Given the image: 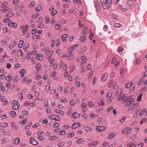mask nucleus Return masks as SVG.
<instances>
[{
    "label": "nucleus",
    "mask_w": 147,
    "mask_h": 147,
    "mask_svg": "<svg viewBox=\"0 0 147 147\" xmlns=\"http://www.w3.org/2000/svg\"><path fill=\"white\" fill-rule=\"evenodd\" d=\"M11 127L12 128L14 129H16L17 128L16 126V124L14 123H11Z\"/></svg>",
    "instance_id": "obj_58"
},
{
    "label": "nucleus",
    "mask_w": 147,
    "mask_h": 147,
    "mask_svg": "<svg viewBox=\"0 0 147 147\" xmlns=\"http://www.w3.org/2000/svg\"><path fill=\"white\" fill-rule=\"evenodd\" d=\"M36 105V103L35 102H33L30 103L29 102H25L24 103V105L25 106H27L29 105L30 107H32L34 106H35Z\"/></svg>",
    "instance_id": "obj_16"
},
{
    "label": "nucleus",
    "mask_w": 147,
    "mask_h": 147,
    "mask_svg": "<svg viewBox=\"0 0 147 147\" xmlns=\"http://www.w3.org/2000/svg\"><path fill=\"white\" fill-rule=\"evenodd\" d=\"M49 118L51 120H54L55 121H60L61 120V118L57 115H52L49 116Z\"/></svg>",
    "instance_id": "obj_5"
},
{
    "label": "nucleus",
    "mask_w": 147,
    "mask_h": 147,
    "mask_svg": "<svg viewBox=\"0 0 147 147\" xmlns=\"http://www.w3.org/2000/svg\"><path fill=\"white\" fill-rule=\"evenodd\" d=\"M114 26L115 27L117 28H120L122 27V25L118 23H115L114 24Z\"/></svg>",
    "instance_id": "obj_39"
},
{
    "label": "nucleus",
    "mask_w": 147,
    "mask_h": 147,
    "mask_svg": "<svg viewBox=\"0 0 147 147\" xmlns=\"http://www.w3.org/2000/svg\"><path fill=\"white\" fill-rule=\"evenodd\" d=\"M26 71L24 69H22L20 72L21 74V76L23 77L26 74Z\"/></svg>",
    "instance_id": "obj_27"
},
{
    "label": "nucleus",
    "mask_w": 147,
    "mask_h": 147,
    "mask_svg": "<svg viewBox=\"0 0 147 147\" xmlns=\"http://www.w3.org/2000/svg\"><path fill=\"white\" fill-rule=\"evenodd\" d=\"M7 5V2H4L1 6V7L2 8H5L6 7V5Z\"/></svg>",
    "instance_id": "obj_57"
},
{
    "label": "nucleus",
    "mask_w": 147,
    "mask_h": 147,
    "mask_svg": "<svg viewBox=\"0 0 147 147\" xmlns=\"http://www.w3.org/2000/svg\"><path fill=\"white\" fill-rule=\"evenodd\" d=\"M12 79V76L11 75H9L7 76L5 78V80L7 82H9L11 81Z\"/></svg>",
    "instance_id": "obj_25"
},
{
    "label": "nucleus",
    "mask_w": 147,
    "mask_h": 147,
    "mask_svg": "<svg viewBox=\"0 0 147 147\" xmlns=\"http://www.w3.org/2000/svg\"><path fill=\"white\" fill-rule=\"evenodd\" d=\"M126 71V69H124L123 68H122L121 69V71L120 72V74L121 75H123L125 72Z\"/></svg>",
    "instance_id": "obj_52"
},
{
    "label": "nucleus",
    "mask_w": 147,
    "mask_h": 147,
    "mask_svg": "<svg viewBox=\"0 0 147 147\" xmlns=\"http://www.w3.org/2000/svg\"><path fill=\"white\" fill-rule=\"evenodd\" d=\"M20 141V139L19 138H18L16 139L14 142V143L16 145L18 144Z\"/></svg>",
    "instance_id": "obj_37"
},
{
    "label": "nucleus",
    "mask_w": 147,
    "mask_h": 147,
    "mask_svg": "<svg viewBox=\"0 0 147 147\" xmlns=\"http://www.w3.org/2000/svg\"><path fill=\"white\" fill-rule=\"evenodd\" d=\"M74 2L76 3L77 5H80L81 4V2L79 0H73Z\"/></svg>",
    "instance_id": "obj_62"
},
{
    "label": "nucleus",
    "mask_w": 147,
    "mask_h": 147,
    "mask_svg": "<svg viewBox=\"0 0 147 147\" xmlns=\"http://www.w3.org/2000/svg\"><path fill=\"white\" fill-rule=\"evenodd\" d=\"M14 15V13L12 12H9L6 14L5 15V16L7 17H11L13 16Z\"/></svg>",
    "instance_id": "obj_36"
},
{
    "label": "nucleus",
    "mask_w": 147,
    "mask_h": 147,
    "mask_svg": "<svg viewBox=\"0 0 147 147\" xmlns=\"http://www.w3.org/2000/svg\"><path fill=\"white\" fill-rule=\"evenodd\" d=\"M29 143L30 144L33 145H35L38 144V142H37L33 138H32L29 139Z\"/></svg>",
    "instance_id": "obj_8"
},
{
    "label": "nucleus",
    "mask_w": 147,
    "mask_h": 147,
    "mask_svg": "<svg viewBox=\"0 0 147 147\" xmlns=\"http://www.w3.org/2000/svg\"><path fill=\"white\" fill-rule=\"evenodd\" d=\"M106 129V127L104 126H98L96 127V130L98 132H101L105 130Z\"/></svg>",
    "instance_id": "obj_6"
},
{
    "label": "nucleus",
    "mask_w": 147,
    "mask_h": 147,
    "mask_svg": "<svg viewBox=\"0 0 147 147\" xmlns=\"http://www.w3.org/2000/svg\"><path fill=\"white\" fill-rule=\"evenodd\" d=\"M133 85V83L131 82H130L126 84L125 85L126 88H129Z\"/></svg>",
    "instance_id": "obj_32"
},
{
    "label": "nucleus",
    "mask_w": 147,
    "mask_h": 147,
    "mask_svg": "<svg viewBox=\"0 0 147 147\" xmlns=\"http://www.w3.org/2000/svg\"><path fill=\"white\" fill-rule=\"evenodd\" d=\"M98 106H102L104 105L105 103L103 102V100H101L98 103Z\"/></svg>",
    "instance_id": "obj_43"
},
{
    "label": "nucleus",
    "mask_w": 147,
    "mask_h": 147,
    "mask_svg": "<svg viewBox=\"0 0 147 147\" xmlns=\"http://www.w3.org/2000/svg\"><path fill=\"white\" fill-rule=\"evenodd\" d=\"M61 26L60 23L59 22H58L56 24L55 28L56 29H58Z\"/></svg>",
    "instance_id": "obj_35"
},
{
    "label": "nucleus",
    "mask_w": 147,
    "mask_h": 147,
    "mask_svg": "<svg viewBox=\"0 0 147 147\" xmlns=\"http://www.w3.org/2000/svg\"><path fill=\"white\" fill-rule=\"evenodd\" d=\"M67 36L68 35L67 34H65L63 35L61 37L62 41L64 42L66 41Z\"/></svg>",
    "instance_id": "obj_18"
},
{
    "label": "nucleus",
    "mask_w": 147,
    "mask_h": 147,
    "mask_svg": "<svg viewBox=\"0 0 147 147\" xmlns=\"http://www.w3.org/2000/svg\"><path fill=\"white\" fill-rule=\"evenodd\" d=\"M95 6L96 8V10L97 11H99L100 10V9L98 1H97L95 2Z\"/></svg>",
    "instance_id": "obj_23"
},
{
    "label": "nucleus",
    "mask_w": 147,
    "mask_h": 147,
    "mask_svg": "<svg viewBox=\"0 0 147 147\" xmlns=\"http://www.w3.org/2000/svg\"><path fill=\"white\" fill-rule=\"evenodd\" d=\"M35 4V3L34 1H32L29 5V7L31 8L34 7Z\"/></svg>",
    "instance_id": "obj_49"
},
{
    "label": "nucleus",
    "mask_w": 147,
    "mask_h": 147,
    "mask_svg": "<svg viewBox=\"0 0 147 147\" xmlns=\"http://www.w3.org/2000/svg\"><path fill=\"white\" fill-rule=\"evenodd\" d=\"M138 138L137 134L134 135L131 137V139L132 140H134Z\"/></svg>",
    "instance_id": "obj_56"
},
{
    "label": "nucleus",
    "mask_w": 147,
    "mask_h": 147,
    "mask_svg": "<svg viewBox=\"0 0 147 147\" xmlns=\"http://www.w3.org/2000/svg\"><path fill=\"white\" fill-rule=\"evenodd\" d=\"M35 69L37 70L36 72V73H38V71L42 69L41 64L40 63L36 64L35 66Z\"/></svg>",
    "instance_id": "obj_15"
},
{
    "label": "nucleus",
    "mask_w": 147,
    "mask_h": 147,
    "mask_svg": "<svg viewBox=\"0 0 147 147\" xmlns=\"http://www.w3.org/2000/svg\"><path fill=\"white\" fill-rule=\"evenodd\" d=\"M68 110L69 111L67 112V114L68 115H69L73 111L71 108H70Z\"/></svg>",
    "instance_id": "obj_59"
},
{
    "label": "nucleus",
    "mask_w": 147,
    "mask_h": 147,
    "mask_svg": "<svg viewBox=\"0 0 147 147\" xmlns=\"http://www.w3.org/2000/svg\"><path fill=\"white\" fill-rule=\"evenodd\" d=\"M122 93V90L121 89H118L115 93V95L116 96H118L120 95Z\"/></svg>",
    "instance_id": "obj_31"
},
{
    "label": "nucleus",
    "mask_w": 147,
    "mask_h": 147,
    "mask_svg": "<svg viewBox=\"0 0 147 147\" xmlns=\"http://www.w3.org/2000/svg\"><path fill=\"white\" fill-rule=\"evenodd\" d=\"M81 125V123H74L72 126V128L75 129L80 127Z\"/></svg>",
    "instance_id": "obj_20"
},
{
    "label": "nucleus",
    "mask_w": 147,
    "mask_h": 147,
    "mask_svg": "<svg viewBox=\"0 0 147 147\" xmlns=\"http://www.w3.org/2000/svg\"><path fill=\"white\" fill-rule=\"evenodd\" d=\"M8 124L7 123H1L0 125V127H6L8 126Z\"/></svg>",
    "instance_id": "obj_38"
},
{
    "label": "nucleus",
    "mask_w": 147,
    "mask_h": 147,
    "mask_svg": "<svg viewBox=\"0 0 147 147\" xmlns=\"http://www.w3.org/2000/svg\"><path fill=\"white\" fill-rule=\"evenodd\" d=\"M66 133V131L63 130H61L59 132V134L61 135H65Z\"/></svg>",
    "instance_id": "obj_54"
},
{
    "label": "nucleus",
    "mask_w": 147,
    "mask_h": 147,
    "mask_svg": "<svg viewBox=\"0 0 147 147\" xmlns=\"http://www.w3.org/2000/svg\"><path fill=\"white\" fill-rule=\"evenodd\" d=\"M138 111L139 113V116H142L146 112V109H144L142 110L139 109H138Z\"/></svg>",
    "instance_id": "obj_22"
},
{
    "label": "nucleus",
    "mask_w": 147,
    "mask_h": 147,
    "mask_svg": "<svg viewBox=\"0 0 147 147\" xmlns=\"http://www.w3.org/2000/svg\"><path fill=\"white\" fill-rule=\"evenodd\" d=\"M54 111L55 113L59 115H63L64 114V111L60 109H54Z\"/></svg>",
    "instance_id": "obj_14"
},
{
    "label": "nucleus",
    "mask_w": 147,
    "mask_h": 147,
    "mask_svg": "<svg viewBox=\"0 0 147 147\" xmlns=\"http://www.w3.org/2000/svg\"><path fill=\"white\" fill-rule=\"evenodd\" d=\"M56 92V90L55 89H52L51 90L50 93L52 94H55Z\"/></svg>",
    "instance_id": "obj_63"
},
{
    "label": "nucleus",
    "mask_w": 147,
    "mask_h": 147,
    "mask_svg": "<svg viewBox=\"0 0 147 147\" xmlns=\"http://www.w3.org/2000/svg\"><path fill=\"white\" fill-rule=\"evenodd\" d=\"M51 88V86L49 85H47L45 87V89L47 91H48L50 90Z\"/></svg>",
    "instance_id": "obj_55"
},
{
    "label": "nucleus",
    "mask_w": 147,
    "mask_h": 147,
    "mask_svg": "<svg viewBox=\"0 0 147 147\" xmlns=\"http://www.w3.org/2000/svg\"><path fill=\"white\" fill-rule=\"evenodd\" d=\"M73 52L71 51H69L67 54L68 59L69 60L72 59L73 58Z\"/></svg>",
    "instance_id": "obj_13"
},
{
    "label": "nucleus",
    "mask_w": 147,
    "mask_h": 147,
    "mask_svg": "<svg viewBox=\"0 0 147 147\" xmlns=\"http://www.w3.org/2000/svg\"><path fill=\"white\" fill-rule=\"evenodd\" d=\"M29 26L28 25H23L21 27V29L22 30V32L24 33L26 32L28 30Z\"/></svg>",
    "instance_id": "obj_10"
},
{
    "label": "nucleus",
    "mask_w": 147,
    "mask_h": 147,
    "mask_svg": "<svg viewBox=\"0 0 147 147\" xmlns=\"http://www.w3.org/2000/svg\"><path fill=\"white\" fill-rule=\"evenodd\" d=\"M42 9V6L41 5L38 6V7H36L35 9V11L36 12H37L41 10Z\"/></svg>",
    "instance_id": "obj_48"
},
{
    "label": "nucleus",
    "mask_w": 147,
    "mask_h": 147,
    "mask_svg": "<svg viewBox=\"0 0 147 147\" xmlns=\"http://www.w3.org/2000/svg\"><path fill=\"white\" fill-rule=\"evenodd\" d=\"M136 146L135 143L133 141H131L126 144V147H135Z\"/></svg>",
    "instance_id": "obj_11"
},
{
    "label": "nucleus",
    "mask_w": 147,
    "mask_h": 147,
    "mask_svg": "<svg viewBox=\"0 0 147 147\" xmlns=\"http://www.w3.org/2000/svg\"><path fill=\"white\" fill-rule=\"evenodd\" d=\"M29 45L28 43H25L23 47V49L24 51H26L27 49L29 48Z\"/></svg>",
    "instance_id": "obj_26"
},
{
    "label": "nucleus",
    "mask_w": 147,
    "mask_h": 147,
    "mask_svg": "<svg viewBox=\"0 0 147 147\" xmlns=\"http://www.w3.org/2000/svg\"><path fill=\"white\" fill-rule=\"evenodd\" d=\"M84 141V139L83 138H81L79 140L76 141V143L78 144H80L82 142Z\"/></svg>",
    "instance_id": "obj_50"
},
{
    "label": "nucleus",
    "mask_w": 147,
    "mask_h": 147,
    "mask_svg": "<svg viewBox=\"0 0 147 147\" xmlns=\"http://www.w3.org/2000/svg\"><path fill=\"white\" fill-rule=\"evenodd\" d=\"M42 51L44 52L46 55H48L49 52V48L45 47L42 49Z\"/></svg>",
    "instance_id": "obj_19"
},
{
    "label": "nucleus",
    "mask_w": 147,
    "mask_h": 147,
    "mask_svg": "<svg viewBox=\"0 0 147 147\" xmlns=\"http://www.w3.org/2000/svg\"><path fill=\"white\" fill-rule=\"evenodd\" d=\"M115 136V134L113 133H111L110 135L109 136L108 139H110L111 138H113Z\"/></svg>",
    "instance_id": "obj_47"
},
{
    "label": "nucleus",
    "mask_w": 147,
    "mask_h": 147,
    "mask_svg": "<svg viewBox=\"0 0 147 147\" xmlns=\"http://www.w3.org/2000/svg\"><path fill=\"white\" fill-rule=\"evenodd\" d=\"M8 8L9 7H6L5 8L1 9V12L2 13H4L8 10Z\"/></svg>",
    "instance_id": "obj_42"
},
{
    "label": "nucleus",
    "mask_w": 147,
    "mask_h": 147,
    "mask_svg": "<svg viewBox=\"0 0 147 147\" xmlns=\"http://www.w3.org/2000/svg\"><path fill=\"white\" fill-rule=\"evenodd\" d=\"M139 104V103L138 102L133 103L129 106L127 110L128 111H130L131 110H136L138 109V107Z\"/></svg>",
    "instance_id": "obj_3"
},
{
    "label": "nucleus",
    "mask_w": 147,
    "mask_h": 147,
    "mask_svg": "<svg viewBox=\"0 0 147 147\" xmlns=\"http://www.w3.org/2000/svg\"><path fill=\"white\" fill-rule=\"evenodd\" d=\"M10 115L12 117H14L16 115V113L15 111H11L9 113Z\"/></svg>",
    "instance_id": "obj_41"
},
{
    "label": "nucleus",
    "mask_w": 147,
    "mask_h": 147,
    "mask_svg": "<svg viewBox=\"0 0 147 147\" xmlns=\"http://www.w3.org/2000/svg\"><path fill=\"white\" fill-rule=\"evenodd\" d=\"M50 18L48 16L46 17L45 19V22L46 23H48L49 22Z\"/></svg>",
    "instance_id": "obj_64"
},
{
    "label": "nucleus",
    "mask_w": 147,
    "mask_h": 147,
    "mask_svg": "<svg viewBox=\"0 0 147 147\" xmlns=\"http://www.w3.org/2000/svg\"><path fill=\"white\" fill-rule=\"evenodd\" d=\"M132 128L131 127H126L123 129L122 132V134H128L131 133Z\"/></svg>",
    "instance_id": "obj_4"
},
{
    "label": "nucleus",
    "mask_w": 147,
    "mask_h": 147,
    "mask_svg": "<svg viewBox=\"0 0 147 147\" xmlns=\"http://www.w3.org/2000/svg\"><path fill=\"white\" fill-rule=\"evenodd\" d=\"M113 108L114 107L113 106H110L107 109L106 111L107 112H109L113 109Z\"/></svg>",
    "instance_id": "obj_53"
},
{
    "label": "nucleus",
    "mask_w": 147,
    "mask_h": 147,
    "mask_svg": "<svg viewBox=\"0 0 147 147\" xmlns=\"http://www.w3.org/2000/svg\"><path fill=\"white\" fill-rule=\"evenodd\" d=\"M142 95H143L142 94H142H141L138 96V97L137 98V100L138 102H140L141 101V99Z\"/></svg>",
    "instance_id": "obj_51"
},
{
    "label": "nucleus",
    "mask_w": 147,
    "mask_h": 147,
    "mask_svg": "<svg viewBox=\"0 0 147 147\" xmlns=\"http://www.w3.org/2000/svg\"><path fill=\"white\" fill-rule=\"evenodd\" d=\"M91 64L90 63L88 65L86 69V70L87 71H89L91 69Z\"/></svg>",
    "instance_id": "obj_61"
},
{
    "label": "nucleus",
    "mask_w": 147,
    "mask_h": 147,
    "mask_svg": "<svg viewBox=\"0 0 147 147\" xmlns=\"http://www.w3.org/2000/svg\"><path fill=\"white\" fill-rule=\"evenodd\" d=\"M56 22V19L55 18L52 19L50 22L51 24L52 25H53Z\"/></svg>",
    "instance_id": "obj_60"
},
{
    "label": "nucleus",
    "mask_w": 147,
    "mask_h": 147,
    "mask_svg": "<svg viewBox=\"0 0 147 147\" xmlns=\"http://www.w3.org/2000/svg\"><path fill=\"white\" fill-rule=\"evenodd\" d=\"M7 42L5 40H3L1 41V45L3 46H4L6 45Z\"/></svg>",
    "instance_id": "obj_46"
},
{
    "label": "nucleus",
    "mask_w": 147,
    "mask_h": 147,
    "mask_svg": "<svg viewBox=\"0 0 147 147\" xmlns=\"http://www.w3.org/2000/svg\"><path fill=\"white\" fill-rule=\"evenodd\" d=\"M127 5L131 8L133 9L134 7V4L133 1L131 0H128L127 1Z\"/></svg>",
    "instance_id": "obj_7"
},
{
    "label": "nucleus",
    "mask_w": 147,
    "mask_h": 147,
    "mask_svg": "<svg viewBox=\"0 0 147 147\" xmlns=\"http://www.w3.org/2000/svg\"><path fill=\"white\" fill-rule=\"evenodd\" d=\"M108 76V74L107 73H105L102 75L101 76V80L102 81H105L107 79Z\"/></svg>",
    "instance_id": "obj_9"
},
{
    "label": "nucleus",
    "mask_w": 147,
    "mask_h": 147,
    "mask_svg": "<svg viewBox=\"0 0 147 147\" xmlns=\"http://www.w3.org/2000/svg\"><path fill=\"white\" fill-rule=\"evenodd\" d=\"M80 116V113L76 112L74 113L71 115V117L72 118L74 119H77Z\"/></svg>",
    "instance_id": "obj_12"
},
{
    "label": "nucleus",
    "mask_w": 147,
    "mask_h": 147,
    "mask_svg": "<svg viewBox=\"0 0 147 147\" xmlns=\"http://www.w3.org/2000/svg\"><path fill=\"white\" fill-rule=\"evenodd\" d=\"M20 106V104H17V105H15L12 107V109L13 110H17L19 108Z\"/></svg>",
    "instance_id": "obj_34"
},
{
    "label": "nucleus",
    "mask_w": 147,
    "mask_h": 147,
    "mask_svg": "<svg viewBox=\"0 0 147 147\" xmlns=\"http://www.w3.org/2000/svg\"><path fill=\"white\" fill-rule=\"evenodd\" d=\"M84 128L85 131L88 132L91 131L92 130V128L87 126H85L84 127Z\"/></svg>",
    "instance_id": "obj_24"
},
{
    "label": "nucleus",
    "mask_w": 147,
    "mask_h": 147,
    "mask_svg": "<svg viewBox=\"0 0 147 147\" xmlns=\"http://www.w3.org/2000/svg\"><path fill=\"white\" fill-rule=\"evenodd\" d=\"M135 64L136 65H138L141 62L140 59L138 58H136L135 59Z\"/></svg>",
    "instance_id": "obj_40"
},
{
    "label": "nucleus",
    "mask_w": 147,
    "mask_h": 147,
    "mask_svg": "<svg viewBox=\"0 0 147 147\" xmlns=\"http://www.w3.org/2000/svg\"><path fill=\"white\" fill-rule=\"evenodd\" d=\"M101 2L102 6L105 9H107L111 7V0H101Z\"/></svg>",
    "instance_id": "obj_1"
},
{
    "label": "nucleus",
    "mask_w": 147,
    "mask_h": 147,
    "mask_svg": "<svg viewBox=\"0 0 147 147\" xmlns=\"http://www.w3.org/2000/svg\"><path fill=\"white\" fill-rule=\"evenodd\" d=\"M131 97L130 96L128 97H125L124 98L123 100L121 102L122 103H124L128 102L126 103V106L130 105L131 104L132 102L134 101V99H131Z\"/></svg>",
    "instance_id": "obj_2"
},
{
    "label": "nucleus",
    "mask_w": 147,
    "mask_h": 147,
    "mask_svg": "<svg viewBox=\"0 0 147 147\" xmlns=\"http://www.w3.org/2000/svg\"><path fill=\"white\" fill-rule=\"evenodd\" d=\"M119 9L122 11L123 12H125L127 11V9L124 7H123L122 6L119 5L118 7Z\"/></svg>",
    "instance_id": "obj_28"
},
{
    "label": "nucleus",
    "mask_w": 147,
    "mask_h": 147,
    "mask_svg": "<svg viewBox=\"0 0 147 147\" xmlns=\"http://www.w3.org/2000/svg\"><path fill=\"white\" fill-rule=\"evenodd\" d=\"M8 25L9 26H11L14 28H16L17 26V23L13 22H10L8 24Z\"/></svg>",
    "instance_id": "obj_17"
},
{
    "label": "nucleus",
    "mask_w": 147,
    "mask_h": 147,
    "mask_svg": "<svg viewBox=\"0 0 147 147\" xmlns=\"http://www.w3.org/2000/svg\"><path fill=\"white\" fill-rule=\"evenodd\" d=\"M125 95L124 94H123L119 97L118 99V100L119 101H121L120 102H121L124 99L123 98L125 97Z\"/></svg>",
    "instance_id": "obj_45"
},
{
    "label": "nucleus",
    "mask_w": 147,
    "mask_h": 147,
    "mask_svg": "<svg viewBox=\"0 0 147 147\" xmlns=\"http://www.w3.org/2000/svg\"><path fill=\"white\" fill-rule=\"evenodd\" d=\"M17 44V42L14 41L12 42H11L10 44V45L9 46V48L10 49H11L14 46Z\"/></svg>",
    "instance_id": "obj_29"
},
{
    "label": "nucleus",
    "mask_w": 147,
    "mask_h": 147,
    "mask_svg": "<svg viewBox=\"0 0 147 147\" xmlns=\"http://www.w3.org/2000/svg\"><path fill=\"white\" fill-rule=\"evenodd\" d=\"M43 19L42 17L41 16H40L38 18L36 21L37 23H38L39 22H42L43 21Z\"/></svg>",
    "instance_id": "obj_44"
},
{
    "label": "nucleus",
    "mask_w": 147,
    "mask_h": 147,
    "mask_svg": "<svg viewBox=\"0 0 147 147\" xmlns=\"http://www.w3.org/2000/svg\"><path fill=\"white\" fill-rule=\"evenodd\" d=\"M44 56L41 54H38L36 55V59L38 60H41L43 59Z\"/></svg>",
    "instance_id": "obj_21"
},
{
    "label": "nucleus",
    "mask_w": 147,
    "mask_h": 147,
    "mask_svg": "<svg viewBox=\"0 0 147 147\" xmlns=\"http://www.w3.org/2000/svg\"><path fill=\"white\" fill-rule=\"evenodd\" d=\"M86 39V37L85 36H82L80 38V40L81 42H84L85 41Z\"/></svg>",
    "instance_id": "obj_30"
},
{
    "label": "nucleus",
    "mask_w": 147,
    "mask_h": 147,
    "mask_svg": "<svg viewBox=\"0 0 147 147\" xmlns=\"http://www.w3.org/2000/svg\"><path fill=\"white\" fill-rule=\"evenodd\" d=\"M86 56H82L81 58V59L82 61V63H80V65H82L84 63H85L86 61Z\"/></svg>",
    "instance_id": "obj_33"
}]
</instances>
